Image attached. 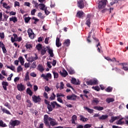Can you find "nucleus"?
Segmentation results:
<instances>
[{
	"label": "nucleus",
	"mask_w": 128,
	"mask_h": 128,
	"mask_svg": "<svg viewBox=\"0 0 128 128\" xmlns=\"http://www.w3.org/2000/svg\"><path fill=\"white\" fill-rule=\"evenodd\" d=\"M98 4V10H102L106 6V4L108 3V0H100L96 2Z\"/></svg>",
	"instance_id": "nucleus-1"
},
{
	"label": "nucleus",
	"mask_w": 128,
	"mask_h": 128,
	"mask_svg": "<svg viewBox=\"0 0 128 128\" xmlns=\"http://www.w3.org/2000/svg\"><path fill=\"white\" fill-rule=\"evenodd\" d=\"M32 100L34 102V104H40L42 102V98H40V96L36 95H33L32 96Z\"/></svg>",
	"instance_id": "nucleus-2"
},
{
	"label": "nucleus",
	"mask_w": 128,
	"mask_h": 128,
	"mask_svg": "<svg viewBox=\"0 0 128 128\" xmlns=\"http://www.w3.org/2000/svg\"><path fill=\"white\" fill-rule=\"evenodd\" d=\"M9 124L12 126V128H14V126H18L20 124V121L18 120H10L9 122Z\"/></svg>",
	"instance_id": "nucleus-3"
},
{
	"label": "nucleus",
	"mask_w": 128,
	"mask_h": 128,
	"mask_svg": "<svg viewBox=\"0 0 128 128\" xmlns=\"http://www.w3.org/2000/svg\"><path fill=\"white\" fill-rule=\"evenodd\" d=\"M41 78H43L44 80H46L47 82H48L49 78L50 80L52 78V74L50 73H48L45 75L44 74H42L40 76Z\"/></svg>",
	"instance_id": "nucleus-4"
},
{
	"label": "nucleus",
	"mask_w": 128,
	"mask_h": 128,
	"mask_svg": "<svg viewBox=\"0 0 128 128\" xmlns=\"http://www.w3.org/2000/svg\"><path fill=\"white\" fill-rule=\"evenodd\" d=\"M76 98H78V96L74 94L66 96V98L68 100H76Z\"/></svg>",
	"instance_id": "nucleus-5"
},
{
	"label": "nucleus",
	"mask_w": 128,
	"mask_h": 128,
	"mask_svg": "<svg viewBox=\"0 0 128 128\" xmlns=\"http://www.w3.org/2000/svg\"><path fill=\"white\" fill-rule=\"evenodd\" d=\"M27 32L28 34V36H29V38H30L31 40H34V33L32 32V28H28Z\"/></svg>",
	"instance_id": "nucleus-6"
},
{
	"label": "nucleus",
	"mask_w": 128,
	"mask_h": 128,
	"mask_svg": "<svg viewBox=\"0 0 128 128\" xmlns=\"http://www.w3.org/2000/svg\"><path fill=\"white\" fill-rule=\"evenodd\" d=\"M51 106H52V108H56H56H62V106L60 104H58V102L56 101H53L50 102Z\"/></svg>",
	"instance_id": "nucleus-7"
},
{
	"label": "nucleus",
	"mask_w": 128,
	"mask_h": 128,
	"mask_svg": "<svg viewBox=\"0 0 128 128\" xmlns=\"http://www.w3.org/2000/svg\"><path fill=\"white\" fill-rule=\"evenodd\" d=\"M71 84H76V86H80V82L78 79L76 80V78H72L71 80Z\"/></svg>",
	"instance_id": "nucleus-8"
},
{
	"label": "nucleus",
	"mask_w": 128,
	"mask_h": 128,
	"mask_svg": "<svg viewBox=\"0 0 128 128\" xmlns=\"http://www.w3.org/2000/svg\"><path fill=\"white\" fill-rule=\"evenodd\" d=\"M44 102L46 104L48 105L47 108L48 112H52V110H54V109H52V105L50 104V102L48 100H46V99L44 100Z\"/></svg>",
	"instance_id": "nucleus-9"
},
{
	"label": "nucleus",
	"mask_w": 128,
	"mask_h": 128,
	"mask_svg": "<svg viewBox=\"0 0 128 128\" xmlns=\"http://www.w3.org/2000/svg\"><path fill=\"white\" fill-rule=\"evenodd\" d=\"M44 124H46V126H50V122H48V115L45 114L44 116Z\"/></svg>",
	"instance_id": "nucleus-10"
},
{
	"label": "nucleus",
	"mask_w": 128,
	"mask_h": 128,
	"mask_svg": "<svg viewBox=\"0 0 128 128\" xmlns=\"http://www.w3.org/2000/svg\"><path fill=\"white\" fill-rule=\"evenodd\" d=\"M17 88L18 90H19V92H23V90H26V87L24 86V85L20 83V84H18Z\"/></svg>",
	"instance_id": "nucleus-11"
},
{
	"label": "nucleus",
	"mask_w": 128,
	"mask_h": 128,
	"mask_svg": "<svg viewBox=\"0 0 128 128\" xmlns=\"http://www.w3.org/2000/svg\"><path fill=\"white\" fill-rule=\"evenodd\" d=\"M77 4L79 8L82 9L84 8V0H78Z\"/></svg>",
	"instance_id": "nucleus-12"
},
{
	"label": "nucleus",
	"mask_w": 128,
	"mask_h": 128,
	"mask_svg": "<svg viewBox=\"0 0 128 128\" xmlns=\"http://www.w3.org/2000/svg\"><path fill=\"white\" fill-rule=\"evenodd\" d=\"M59 72L60 76H62V78H66V76H68V72L66 69H63L62 72L60 71Z\"/></svg>",
	"instance_id": "nucleus-13"
},
{
	"label": "nucleus",
	"mask_w": 128,
	"mask_h": 128,
	"mask_svg": "<svg viewBox=\"0 0 128 128\" xmlns=\"http://www.w3.org/2000/svg\"><path fill=\"white\" fill-rule=\"evenodd\" d=\"M44 0H39V2H40V4H39V6L40 8V10H44L46 8V5L44 4Z\"/></svg>",
	"instance_id": "nucleus-14"
},
{
	"label": "nucleus",
	"mask_w": 128,
	"mask_h": 128,
	"mask_svg": "<svg viewBox=\"0 0 128 128\" xmlns=\"http://www.w3.org/2000/svg\"><path fill=\"white\" fill-rule=\"evenodd\" d=\"M2 84L4 90H8V88L6 86H8V82L6 81H3L2 82Z\"/></svg>",
	"instance_id": "nucleus-15"
},
{
	"label": "nucleus",
	"mask_w": 128,
	"mask_h": 128,
	"mask_svg": "<svg viewBox=\"0 0 128 128\" xmlns=\"http://www.w3.org/2000/svg\"><path fill=\"white\" fill-rule=\"evenodd\" d=\"M108 114H102L101 116L98 118L100 120H108Z\"/></svg>",
	"instance_id": "nucleus-16"
},
{
	"label": "nucleus",
	"mask_w": 128,
	"mask_h": 128,
	"mask_svg": "<svg viewBox=\"0 0 128 128\" xmlns=\"http://www.w3.org/2000/svg\"><path fill=\"white\" fill-rule=\"evenodd\" d=\"M116 120H120V116H111V119L110 120V124H112V122H114Z\"/></svg>",
	"instance_id": "nucleus-17"
},
{
	"label": "nucleus",
	"mask_w": 128,
	"mask_h": 128,
	"mask_svg": "<svg viewBox=\"0 0 128 128\" xmlns=\"http://www.w3.org/2000/svg\"><path fill=\"white\" fill-rule=\"evenodd\" d=\"M10 22H12L14 24H16L18 22V18L16 16H12L10 18Z\"/></svg>",
	"instance_id": "nucleus-18"
},
{
	"label": "nucleus",
	"mask_w": 128,
	"mask_h": 128,
	"mask_svg": "<svg viewBox=\"0 0 128 128\" xmlns=\"http://www.w3.org/2000/svg\"><path fill=\"white\" fill-rule=\"evenodd\" d=\"M18 60L20 62L21 66H24V58H22V56H20L18 58Z\"/></svg>",
	"instance_id": "nucleus-19"
},
{
	"label": "nucleus",
	"mask_w": 128,
	"mask_h": 128,
	"mask_svg": "<svg viewBox=\"0 0 128 128\" xmlns=\"http://www.w3.org/2000/svg\"><path fill=\"white\" fill-rule=\"evenodd\" d=\"M78 118V116H76V115H73L72 117V124H76V120Z\"/></svg>",
	"instance_id": "nucleus-20"
},
{
	"label": "nucleus",
	"mask_w": 128,
	"mask_h": 128,
	"mask_svg": "<svg viewBox=\"0 0 128 128\" xmlns=\"http://www.w3.org/2000/svg\"><path fill=\"white\" fill-rule=\"evenodd\" d=\"M36 48L38 50V52H40L42 50V44H38L37 45H36Z\"/></svg>",
	"instance_id": "nucleus-21"
},
{
	"label": "nucleus",
	"mask_w": 128,
	"mask_h": 128,
	"mask_svg": "<svg viewBox=\"0 0 128 128\" xmlns=\"http://www.w3.org/2000/svg\"><path fill=\"white\" fill-rule=\"evenodd\" d=\"M48 54H50V58H54V50L52 49H50L48 50Z\"/></svg>",
	"instance_id": "nucleus-22"
},
{
	"label": "nucleus",
	"mask_w": 128,
	"mask_h": 128,
	"mask_svg": "<svg viewBox=\"0 0 128 128\" xmlns=\"http://www.w3.org/2000/svg\"><path fill=\"white\" fill-rule=\"evenodd\" d=\"M26 94H29L30 96H32V94H34V92H32V90H30V88H27L26 90Z\"/></svg>",
	"instance_id": "nucleus-23"
},
{
	"label": "nucleus",
	"mask_w": 128,
	"mask_h": 128,
	"mask_svg": "<svg viewBox=\"0 0 128 128\" xmlns=\"http://www.w3.org/2000/svg\"><path fill=\"white\" fill-rule=\"evenodd\" d=\"M64 44V46H70V39L65 40Z\"/></svg>",
	"instance_id": "nucleus-24"
},
{
	"label": "nucleus",
	"mask_w": 128,
	"mask_h": 128,
	"mask_svg": "<svg viewBox=\"0 0 128 128\" xmlns=\"http://www.w3.org/2000/svg\"><path fill=\"white\" fill-rule=\"evenodd\" d=\"M84 110H87V112H89V114H92V112H94V110L90 109L88 106H84Z\"/></svg>",
	"instance_id": "nucleus-25"
},
{
	"label": "nucleus",
	"mask_w": 128,
	"mask_h": 128,
	"mask_svg": "<svg viewBox=\"0 0 128 128\" xmlns=\"http://www.w3.org/2000/svg\"><path fill=\"white\" fill-rule=\"evenodd\" d=\"M38 70H40L41 72H44V68L42 67V66L40 64H39L38 65Z\"/></svg>",
	"instance_id": "nucleus-26"
},
{
	"label": "nucleus",
	"mask_w": 128,
	"mask_h": 128,
	"mask_svg": "<svg viewBox=\"0 0 128 128\" xmlns=\"http://www.w3.org/2000/svg\"><path fill=\"white\" fill-rule=\"evenodd\" d=\"M94 110H104V107L101 106H94Z\"/></svg>",
	"instance_id": "nucleus-27"
},
{
	"label": "nucleus",
	"mask_w": 128,
	"mask_h": 128,
	"mask_svg": "<svg viewBox=\"0 0 128 128\" xmlns=\"http://www.w3.org/2000/svg\"><path fill=\"white\" fill-rule=\"evenodd\" d=\"M84 14V13L82 11H78L76 14L77 16L80 18H82Z\"/></svg>",
	"instance_id": "nucleus-28"
},
{
	"label": "nucleus",
	"mask_w": 128,
	"mask_h": 128,
	"mask_svg": "<svg viewBox=\"0 0 128 128\" xmlns=\"http://www.w3.org/2000/svg\"><path fill=\"white\" fill-rule=\"evenodd\" d=\"M80 120H82V122H88V118H84V116H80Z\"/></svg>",
	"instance_id": "nucleus-29"
},
{
	"label": "nucleus",
	"mask_w": 128,
	"mask_h": 128,
	"mask_svg": "<svg viewBox=\"0 0 128 128\" xmlns=\"http://www.w3.org/2000/svg\"><path fill=\"white\" fill-rule=\"evenodd\" d=\"M92 22H90V18H88L86 20V22L85 23V24L88 26V28H90V24Z\"/></svg>",
	"instance_id": "nucleus-30"
},
{
	"label": "nucleus",
	"mask_w": 128,
	"mask_h": 128,
	"mask_svg": "<svg viewBox=\"0 0 128 128\" xmlns=\"http://www.w3.org/2000/svg\"><path fill=\"white\" fill-rule=\"evenodd\" d=\"M0 126L1 128H6L8 125H6V123H4L2 120H0Z\"/></svg>",
	"instance_id": "nucleus-31"
},
{
	"label": "nucleus",
	"mask_w": 128,
	"mask_h": 128,
	"mask_svg": "<svg viewBox=\"0 0 128 128\" xmlns=\"http://www.w3.org/2000/svg\"><path fill=\"white\" fill-rule=\"evenodd\" d=\"M113 88L110 86H108L105 89V91L107 92H112Z\"/></svg>",
	"instance_id": "nucleus-32"
},
{
	"label": "nucleus",
	"mask_w": 128,
	"mask_h": 128,
	"mask_svg": "<svg viewBox=\"0 0 128 128\" xmlns=\"http://www.w3.org/2000/svg\"><path fill=\"white\" fill-rule=\"evenodd\" d=\"M2 112H4L5 114H11L10 112V111H8V110L4 108H1Z\"/></svg>",
	"instance_id": "nucleus-33"
},
{
	"label": "nucleus",
	"mask_w": 128,
	"mask_h": 128,
	"mask_svg": "<svg viewBox=\"0 0 128 128\" xmlns=\"http://www.w3.org/2000/svg\"><path fill=\"white\" fill-rule=\"evenodd\" d=\"M106 102L108 104H110V102H114V98H108L106 100Z\"/></svg>",
	"instance_id": "nucleus-34"
},
{
	"label": "nucleus",
	"mask_w": 128,
	"mask_h": 128,
	"mask_svg": "<svg viewBox=\"0 0 128 128\" xmlns=\"http://www.w3.org/2000/svg\"><path fill=\"white\" fill-rule=\"evenodd\" d=\"M29 74L30 72H27L26 74L24 80H26V82L28 80H30Z\"/></svg>",
	"instance_id": "nucleus-35"
},
{
	"label": "nucleus",
	"mask_w": 128,
	"mask_h": 128,
	"mask_svg": "<svg viewBox=\"0 0 128 128\" xmlns=\"http://www.w3.org/2000/svg\"><path fill=\"white\" fill-rule=\"evenodd\" d=\"M92 88V90H96V92H100V86H93Z\"/></svg>",
	"instance_id": "nucleus-36"
},
{
	"label": "nucleus",
	"mask_w": 128,
	"mask_h": 128,
	"mask_svg": "<svg viewBox=\"0 0 128 128\" xmlns=\"http://www.w3.org/2000/svg\"><path fill=\"white\" fill-rule=\"evenodd\" d=\"M116 124L122 126V124H124V121H121L120 120H118L116 122Z\"/></svg>",
	"instance_id": "nucleus-37"
},
{
	"label": "nucleus",
	"mask_w": 128,
	"mask_h": 128,
	"mask_svg": "<svg viewBox=\"0 0 128 128\" xmlns=\"http://www.w3.org/2000/svg\"><path fill=\"white\" fill-rule=\"evenodd\" d=\"M24 22L26 24H28V22L32 20V18L28 16L24 18Z\"/></svg>",
	"instance_id": "nucleus-38"
},
{
	"label": "nucleus",
	"mask_w": 128,
	"mask_h": 128,
	"mask_svg": "<svg viewBox=\"0 0 128 128\" xmlns=\"http://www.w3.org/2000/svg\"><path fill=\"white\" fill-rule=\"evenodd\" d=\"M56 96L54 94V93L52 92L51 96L50 97V100H56Z\"/></svg>",
	"instance_id": "nucleus-39"
},
{
	"label": "nucleus",
	"mask_w": 128,
	"mask_h": 128,
	"mask_svg": "<svg viewBox=\"0 0 128 128\" xmlns=\"http://www.w3.org/2000/svg\"><path fill=\"white\" fill-rule=\"evenodd\" d=\"M32 20H34V24H36L38 22H40V20H38V18L36 17H32Z\"/></svg>",
	"instance_id": "nucleus-40"
},
{
	"label": "nucleus",
	"mask_w": 128,
	"mask_h": 128,
	"mask_svg": "<svg viewBox=\"0 0 128 128\" xmlns=\"http://www.w3.org/2000/svg\"><path fill=\"white\" fill-rule=\"evenodd\" d=\"M52 72L54 74V78H58V73L56 72L55 71H52Z\"/></svg>",
	"instance_id": "nucleus-41"
},
{
	"label": "nucleus",
	"mask_w": 128,
	"mask_h": 128,
	"mask_svg": "<svg viewBox=\"0 0 128 128\" xmlns=\"http://www.w3.org/2000/svg\"><path fill=\"white\" fill-rule=\"evenodd\" d=\"M93 86H96V84H98V80L96 78H94L92 80Z\"/></svg>",
	"instance_id": "nucleus-42"
},
{
	"label": "nucleus",
	"mask_w": 128,
	"mask_h": 128,
	"mask_svg": "<svg viewBox=\"0 0 128 128\" xmlns=\"http://www.w3.org/2000/svg\"><path fill=\"white\" fill-rule=\"evenodd\" d=\"M36 68V62H34L31 65L30 69Z\"/></svg>",
	"instance_id": "nucleus-43"
},
{
	"label": "nucleus",
	"mask_w": 128,
	"mask_h": 128,
	"mask_svg": "<svg viewBox=\"0 0 128 128\" xmlns=\"http://www.w3.org/2000/svg\"><path fill=\"white\" fill-rule=\"evenodd\" d=\"M25 46L27 50H30V48H32V44H26Z\"/></svg>",
	"instance_id": "nucleus-44"
},
{
	"label": "nucleus",
	"mask_w": 128,
	"mask_h": 128,
	"mask_svg": "<svg viewBox=\"0 0 128 128\" xmlns=\"http://www.w3.org/2000/svg\"><path fill=\"white\" fill-rule=\"evenodd\" d=\"M6 66L7 68H9L10 70H12L13 72L14 70V69L16 68H14V66L12 65L11 66H8V65H6Z\"/></svg>",
	"instance_id": "nucleus-45"
},
{
	"label": "nucleus",
	"mask_w": 128,
	"mask_h": 128,
	"mask_svg": "<svg viewBox=\"0 0 128 128\" xmlns=\"http://www.w3.org/2000/svg\"><path fill=\"white\" fill-rule=\"evenodd\" d=\"M92 104H98L100 101L98 100V98H94V100H92Z\"/></svg>",
	"instance_id": "nucleus-46"
},
{
	"label": "nucleus",
	"mask_w": 128,
	"mask_h": 128,
	"mask_svg": "<svg viewBox=\"0 0 128 128\" xmlns=\"http://www.w3.org/2000/svg\"><path fill=\"white\" fill-rule=\"evenodd\" d=\"M86 84L87 86H94V84L92 83V80H90L89 81H86Z\"/></svg>",
	"instance_id": "nucleus-47"
},
{
	"label": "nucleus",
	"mask_w": 128,
	"mask_h": 128,
	"mask_svg": "<svg viewBox=\"0 0 128 128\" xmlns=\"http://www.w3.org/2000/svg\"><path fill=\"white\" fill-rule=\"evenodd\" d=\"M40 52L41 56H44L46 54V50L42 49Z\"/></svg>",
	"instance_id": "nucleus-48"
},
{
	"label": "nucleus",
	"mask_w": 128,
	"mask_h": 128,
	"mask_svg": "<svg viewBox=\"0 0 128 128\" xmlns=\"http://www.w3.org/2000/svg\"><path fill=\"white\" fill-rule=\"evenodd\" d=\"M68 72L69 73V74H74L76 72H74V70L70 68L68 70Z\"/></svg>",
	"instance_id": "nucleus-49"
},
{
	"label": "nucleus",
	"mask_w": 128,
	"mask_h": 128,
	"mask_svg": "<svg viewBox=\"0 0 128 128\" xmlns=\"http://www.w3.org/2000/svg\"><path fill=\"white\" fill-rule=\"evenodd\" d=\"M44 12H45V14L46 16H48L50 14V12L48 10V8L46 7V9L44 10Z\"/></svg>",
	"instance_id": "nucleus-50"
},
{
	"label": "nucleus",
	"mask_w": 128,
	"mask_h": 128,
	"mask_svg": "<svg viewBox=\"0 0 128 128\" xmlns=\"http://www.w3.org/2000/svg\"><path fill=\"white\" fill-rule=\"evenodd\" d=\"M31 58H32V59L34 61L38 59V54H35V57L32 56Z\"/></svg>",
	"instance_id": "nucleus-51"
},
{
	"label": "nucleus",
	"mask_w": 128,
	"mask_h": 128,
	"mask_svg": "<svg viewBox=\"0 0 128 128\" xmlns=\"http://www.w3.org/2000/svg\"><path fill=\"white\" fill-rule=\"evenodd\" d=\"M22 66H19L17 68V72H22Z\"/></svg>",
	"instance_id": "nucleus-52"
},
{
	"label": "nucleus",
	"mask_w": 128,
	"mask_h": 128,
	"mask_svg": "<svg viewBox=\"0 0 128 128\" xmlns=\"http://www.w3.org/2000/svg\"><path fill=\"white\" fill-rule=\"evenodd\" d=\"M60 90H64V82H60Z\"/></svg>",
	"instance_id": "nucleus-53"
},
{
	"label": "nucleus",
	"mask_w": 128,
	"mask_h": 128,
	"mask_svg": "<svg viewBox=\"0 0 128 128\" xmlns=\"http://www.w3.org/2000/svg\"><path fill=\"white\" fill-rule=\"evenodd\" d=\"M56 46H57V48H60V46H62V42H56Z\"/></svg>",
	"instance_id": "nucleus-54"
},
{
	"label": "nucleus",
	"mask_w": 128,
	"mask_h": 128,
	"mask_svg": "<svg viewBox=\"0 0 128 128\" xmlns=\"http://www.w3.org/2000/svg\"><path fill=\"white\" fill-rule=\"evenodd\" d=\"M4 106L8 108L9 110H10V104L8 102H6V103H5Z\"/></svg>",
	"instance_id": "nucleus-55"
},
{
	"label": "nucleus",
	"mask_w": 128,
	"mask_h": 128,
	"mask_svg": "<svg viewBox=\"0 0 128 128\" xmlns=\"http://www.w3.org/2000/svg\"><path fill=\"white\" fill-rule=\"evenodd\" d=\"M44 90L46 92H50V89L48 86H44Z\"/></svg>",
	"instance_id": "nucleus-56"
},
{
	"label": "nucleus",
	"mask_w": 128,
	"mask_h": 128,
	"mask_svg": "<svg viewBox=\"0 0 128 128\" xmlns=\"http://www.w3.org/2000/svg\"><path fill=\"white\" fill-rule=\"evenodd\" d=\"M60 96H64V94H62V93H60V94L59 93L56 94V98H60Z\"/></svg>",
	"instance_id": "nucleus-57"
},
{
	"label": "nucleus",
	"mask_w": 128,
	"mask_h": 128,
	"mask_svg": "<svg viewBox=\"0 0 128 128\" xmlns=\"http://www.w3.org/2000/svg\"><path fill=\"white\" fill-rule=\"evenodd\" d=\"M36 12V8L33 9L32 10H31V15L34 16Z\"/></svg>",
	"instance_id": "nucleus-58"
},
{
	"label": "nucleus",
	"mask_w": 128,
	"mask_h": 128,
	"mask_svg": "<svg viewBox=\"0 0 128 128\" xmlns=\"http://www.w3.org/2000/svg\"><path fill=\"white\" fill-rule=\"evenodd\" d=\"M12 76H14V74L12 73L7 78L8 80H12Z\"/></svg>",
	"instance_id": "nucleus-59"
},
{
	"label": "nucleus",
	"mask_w": 128,
	"mask_h": 128,
	"mask_svg": "<svg viewBox=\"0 0 128 128\" xmlns=\"http://www.w3.org/2000/svg\"><path fill=\"white\" fill-rule=\"evenodd\" d=\"M50 124L52 126H54L56 124V123L54 122V121L51 120L50 122Z\"/></svg>",
	"instance_id": "nucleus-60"
},
{
	"label": "nucleus",
	"mask_w": 128,
	"mask_h": 128,
	"mask_svg": "<svg viewBox=\"0 0 128 128\" xmlns=\"http://www.w3.org/2000/svg\"><path fill=\"white\" fill-rule=\"evenodd\" d=\"M84 128H92V124H86L84 126Z\"/></svg>",
	"instance_id": "nucleus-61"
},
{
	"label": "nucleus",
	"mask_w": 128,
	"mask_h": 128,
	"mask_svg": "<svg viewBox=\"0 0 128 128\" xmlns=\"http://www.w3.org/2000/svg\"><path fill=\"white\" fill-rule=\"evenodd\" d=\"M0 38H2V40L4 38V33L0 32Z\"/></svg>",
	"instance_id": "nucleus-62"
},
{
	"label": "nucleus",
	"mask_w": 128,
	"mask_h": 128,
	"mask_svg": "<svg viewBox=\"0 0 128 128\" xmlns=\"http://www.w3.org/2000/svg\"><path fill=\"white\" fill-rule=\"evenodd\" d=\"M50 64H52V62H47V66L48 68H52V65Z\"/></svg>",
	"instance_id": "nucleus-63"
},
{
	"label": "nucleus",
	"mask_w": 128,
	"mask_h": 128,
	"mask_svg": "<svg viewBox=\"0 0 128 128\" xmlns=\"http://www.w3.org/2000/svg\"><path fill=\"white\" fill-rule=\"evenodd\" d=\"M16 12L14 11L10 12V16H16Z\"/></svg>",
	"instance_id": "nucleus-64"
}]
</instances>
